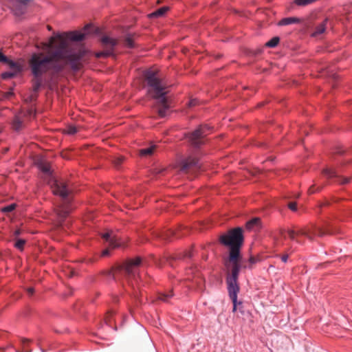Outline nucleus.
Returning <instances> with one entry per match:
<instances>
[{"label":"nucleus","instance_id":"obj_44","mask_svg":"<svg viewBox=\"0 0 352 352\" xmlns=\"http://www.w3.org/2000/svg\"><path fill=\"white\" fill-rule=\"evenodd\" d=\"M28 292L32 295L34 294V289L33 287H29L28 289H27Z\"/></svg>","mask_w":352,"mask_h":352},{"label":"nucleus","instance_id":"obj_43","mask_svg":"<svg viewBox=\"0 0 352 352\" xmlns=\"http://www.w3.org/2000/svg\"><path fill=\"white\" fill-rule=\"evenodd\" d=\"M13 95V92L12 91H8L5 94V97L8 98L9 97Z\"/></svg>","mask_w":352,"mask_h":352},{"label":"nucleus","instance_id":"obj_18","mask_svg":"<svg viewBox=\"0 0 352 352\" xmlns=\"http://www.w3.org/2000/svg\"><path fill=\"white\" fill-rule=\"evenodd\" d=\"M38 167L44 173L51 175V166L49 163L42 162L38 164Z\"/></svg>","mask_w":352,"mask_h":352},{"label":"nucleus","instance_id":"obj_41","mask_svg":"<svg viewBox=\"0 0 352 352\" xmlns=\"http://www.w3.org/2000/svg\"><path fill=\"white\" fill-rule=\"evenodd\" d=\"M288 254H284L281 256V260L284 263H286L287 261V259H288Z\"/></svg>","mask_w":352,"mask_h":352},{"label":"nucleus","instance_id":"obj_12","mask_svg":"<svg viewBox=\"0 0 352 352\" xmlns=\"http://www.w3.org/2000/svg\"><path fill=\"white\" fill-rule=\"evenodd\" d=\"M102 237L109 243V246L112 248H118L121 245L120 239L114 234L112 231L103 234Z\"/></svg>","mask_w":352,"mask_h":352},{"label":"nucleus","instance_id":"obj_19","mask_svg":"<svg viewBox=\"0 0 352 352\" xmlns=\"http://www.w3.org/2000/svg\"><path fill=\"white\" fill-rule=\"evenodd\" d=\"M167 7H162L149 14L150 17H158L163 16L168 10Z\"/></svg>","mask_w":352,"mask_h":352},{"label":"nucleus","instance_id":"obj_48","mask_svg":"<svg viewBox=\"0 0 352 352\" xmlns=\"http://www.w3.org/2000/svg\"><path fill=\"white\" fill-rule=\"evenodd\" d=\"M32 113V110H30V114Z\"/></svg>","mask_w":352,"mask_h":352},{"label":"nucleus","instance_id":"obj_2","mask_svg":"<svg viewBox=\"0 0 352 352\" xmlns=\"http://www.w3.org/2000/svg\"><path fill=\"white\" fill-rule=\"evenodd\" d=\"M219 240L221 243L230 248L228 261L226 263V265L227 267L231 265L230 270L227 273L226 283L229 296L233 303L232 311H236L237 309L242 311V302L237 301V295L240 291L238 278L241 268L240 248L243 242V230L241 228L230 230L228 233L221 235Z\"/></svg>","mask_w":352,"mask_h":352},{"label":"nucleus","instance_id":"obj_22","mask_svg":"<svg viewBox=\"0 0 352 352\" xmlns=\"http://www.w3.org/2000/svg\"><path fill=\"white\" fill-rule=\"evenodd\" d=\"M259 222V218H254L246 223V227L248 229H252L254 226H258Z\"/></svg>","mask_w":352,"mask_h":352},{"label":"nucleus","instance_id":"obj_45","mask_svg":"<svg viewBox=\"0 0 352 352\" xmlns=\"http://www.w3.org/2000/svg\"><path fill=\"white\" fill-rule=\"evenodd\" d=\"M185 256L190 257V256H191V254H190V252H186V253L185 254Z\"/></svg>","mask_w":352,"mask_h":352},{"label":"nucleus","instance_id":"obj_4","mask_svg":"<svg viewBox=\"0 0 352 352\" xmlns=\"http://www.w3.org/2000/svg\"><path fill=\"white\" fill-rule=\"evenodd\" d=\"M51 188L54 195H59L64 201L63 205L58 206L56 210L57 216L59 219L60 226H63L64 219L70 212V209L68 206V197L72 192V188L65 181L56 179H52Z\"/></svg>","mask_w":352,"mask_h":352},{"label":"nucleus","instance_id":"obj_1","mask_svg":"<svg viewBox=\"0 0 352 352\" xmlns=\"http://www.w3.org/2000/svg\"><path fill=\"white\" fill-rule=\"evenodd\" d=\"M98 28L87 25L83 32H70L67 35H58L51 37L48 43L44 44L45 52L34 53L29 60V66L34 76L33 90L36 93L43 82L45 74H58L67 67L74 71L80 69V50L75 41L84 40L87 35L96 33Z\"/></svg>","mask_w":352,"mask_h":352},{"label":"nucleus","instance_id":"obj_5","mask_svg":"<svg viewBox=\"0 0 352 352\" xmlns=\"http://www.w3.org/2000/svg\"><path fill=\"white\" fill-rule=\"evenodd\" d=\"M140 263L141 258L140 257L129 260L122 264L113 267L110 273L112 274L113 278L115 280L120 279L121 276H124L127 279L135 278L136 268Z\"/></svg>","mask_w":352,"mask_h":352},{"label":"nucleus","instance_id":"obj_39","mask_svg":"<svg viewBox=\"0 0 352 352\" xmlns=\"http://www.w3.org/2000/svg\"><path fill=\"white\" fill-rule=\"evenodd\" d=\"M8 61V58L0 52V62L6 63Z\"/></svg>","mask_w":352,"mask_h":352},{"label":"nucleus","instance_id":"obj_29","mask_svg":"<svg viewBox=\"0 0 352 352\" xmlns=\"http://www.w3.org/2000/svg\"><path fill=\"white\" fill-rule=\"evenodd\" d=\"M25 243V240L22 239H18L14 243V247L20 250H22L23 249Z\"/></svg>","mask_w":352,"mask_h":352},{"label":"nucleus","instance_id":"obj_17","mask_svg":"<svg viewBox=\"0 0 352 352\" xmlns=\"http://www.w3.org/2000/svg\"><path fill=\"white\" fill-rule=\"evenodd\" d=\"M173 296V294L172 291H169L166 293H159L157 299L163 302H168L169 298H170Z\"/></svg>","mask_w":352,"mask_h":352},{"label":"nucleus","instance_id":"obj_9","mask_svg":"<svg viewBox=\"0 0 352 352\" xmlns=\"http://www.w3.org/2000/svg\"><path fill=\"white\" fill-rule=\"evenodd\" d=\"M201 168L199 160L196 157H189L182 162L181 170L185 173H195Z\"/></svg>","mask_w":352,"mask_h":352},{"label":"nucleus","instance_id":"obj_46","mask_svg":"<svg viewBox=\"0 0 352 352\" xmlns=\"http://www.w3.org/2000/svg\"><path fill=\"white\" fill-rule=\"evenodd\" d=\"M285 232V230H280V233L281 235H283Z\"/></svg>","mask_w":352,"mask_h":352},{"label":"nucleus","instance_id":"obj_24","mask_svg":"<svg viewBox=\"0 0 352 352\" xmlns=\"http://www.w3.org/2000/svg\"><path fill=\"white\" fill-rule=\"evenodd\" d=\"M124 45L129 48H132L134 47L133 39L131 35H128L126 36V38H124Z\"/></svg>","mask_w":352,"mask_h":352},{"label":"nucleus","instance_id":"obj_31","mask_svg":"<svg viewBox=\"0 0 352 352\" xmlns=\"http://www.w3.org/2000/svg\"><path fill=\"white\" fill-rule=\"evenodd\" d=\"M78 129L74 126H69L66 129V133L69 135H74L77 133Z\"/></svg>","mask_w":352,"mask_h":352},{"label":"nucleus","instance_id":"obj_16","mask_svg":"<svg viewBox=\"0 0 352 352\" xmlns=\"http://www.w3.org/2000/svg\"><path fill=\"white\" fill-rule=\"evenodd\" d=\"M6 63H7L10 68L16 74L21 71V65L19 63H16L8 59V61H6Z\"/></svg>","mask_w":352,"mask_h":352},{"label":"nucleus","instance_id":"obj_33","mask_svg":"<svg viewBox=\"0 0 352 352\" xmlns=\"http://www.w3.org/2000/svg\"><path fill=\"white\" fill-rule=\"evenodd\" d=\"M259 261V258L258 257L255 256H250L249 258V263H250V267H252V265L256 263Z\"/></svg>","mask_w":352,"mask_h":352},{"label":"nucleus","instance_id":"obj_47","mask_svg":"<svg viewBox=\"0 0 352 352\" xmlns=\"http://www.w3.org/2000/svg\"><path fill=\"white\" fill-rule=\"evenodd\" d=\"M47 29H48L49 30H51V27H50V25H48V26H47Z\"/></svg>","mask_w":352,"mask_h":352},{"label":"nucleus","instance_id":"obj_40","mask_svg":"<svg viewBox=\"0 0 352 352\" xmlns=\"http://www.w3.org/2000/svg\"><path fill=\"white\" fill-rule=\"evenodd\" d=\"M21 229H16L13 232V235L15 236V237H17L19 235H20L21 234Z\"/></svg>","mask_w":352,"mask_h":352},{"label":"nucleus","instance_id":"obj_11","mask_svg":"<svg viewBox=\"0 0 352 352\" xmlns=\"http://www.w3.org/2000/svg\"><path fill=\"white\" fill-rule=\"evenodd\" d=\"M322 173L327 177L328 178L336 177L338 178V182L341 184H345L350 182V177H340L338 175V173L333 168H324L322 170Z\"/></svg>","mask_w":352,"mask_h":352},{"label":"nucleus","instance_id":"obj_7","mask_svg":"<svg viewBox=\"0 0 352 352\" xmlns=\"http://www.w3.org/2000/svg\"><path fill=\"white\" fill-rule=\"evenodd\" d=\"M297 236H305L310 241H312L314 236L318 235L319 236H323L326 234H331V232L328 229H323L322 228L314 226L313 228H300L296 230Z\"/></svg>","mask_w":352,"mask_h":352},{"label":"nucleus","instance_id":"obj_6","mask_svg":"<svg viewBox=\"0 0 352 352\" xmlns=\"http://www.w3.org/2000/svg\"><path fill=\"white\" fill-rule=\"evenodd\" d=\"M209 130L210 127L208 125H200L189 135L191 144L195 147H199L201 144H204V138L208 134V131Z\"/></svg>","mask_w":352,"mask_h":352},{"label":"nucleus","instance_id":"obj_8","mask_svg":"<svg viewBox=\"0 0 352 352\" xmlns=\"http://www.w3.org/2000/svg\"><path fill=\"white\" fill-rule=\"evenodd\" d=\"M101 43L103 46L104 50L96 54L97 57L102 56H110L113 54L114 47L117 45L118 41L116 39L110 38L108 36H104L101 38Z\"/></svg>","mask_w":352,"mask_h":352},{"label":"nucleus","instance_id":"obj_10","mask_svg":"<svg viewBox=\"0 0 352 352\" xmlns=\"http://www.w3.org/2000/svg\"><path fill=\"white\" fill-rule=\"evenodd\" d=\"M30 1L31 0H12L10 6L14 14L20 16L25 13Z\"/></svg>","mask_w":352,"mask_h":352},{"label":"nucleus","instance_id":"obj_26","mask_svg":"<svg viewBox=\"0 0 352 352\" xmlns=\"http://www.w3.org/2000/svg\"><path fill=\"white\" fill-rule=\"evenodd\" d=\"M287 232L291 240L296 241L298 243H301V242L297 239L298 236L296 235V230H288Z\"/></svg>","mask_w":352,"mask_h":352},{"label":"nucleus","instance_id":"obj_27","mask_svg":"<svg viewBox=\"0 0 352 352\" xmlns=\"http://www.w3.org/2000/svg\"><path fill=\"white\" fill-rule=\"evenodd\" d=\"M177 234L175 233L174 231L173 230H168L166 231V232L160 235V237L163 239V240H168L171 236H174V235H176Z\"/></svg>","mask_w":352,"mask_h":352},{"label":"nucleus","instance_id":"obj_20","mask_svg":"<svg viewBox=\"0 0 352 352\" xmlns=\"http://www.w3.org/2000/svg\"><path fill=\"white\" fill-rule=\"evenodd\" d=\"M280 38L278 36L273 37L272 39H270L269 41H267L265 43V46L268 47H276L278 43H279Z\"/></svg>","mask_w":352,"mask_h":352},{"label":"nucleus","instance_id":"obj_14","mask_svg":"<svg viewBox=\"0 0 352 352\" xmlns=\"http://www.w3.org/2000/svg\"><path fill=\"white\" fill-rule=\"evenodd\" d=\"M300 19L296 17L284 18L278 22L279 25H287L292 23H298Z\"/></svg>","mask_w":352,"mask_h":352},{"label":"nucleus","instance_id":"obj_3","mask_svg":"<svg viewBox=\"0 0 352 352\" xmlns=\"http://www.w3.org/2000/svg\"><path fill=\"white\" fill-rule=\"evenodd\" d=\"M144 77L148 85V94L156 100L155 107L158 116L164 118L170 108L166 97L168 87L162 80L160 72L157 69L147 70L144 74Z\"/></svg>","mask_w":352,"mask_h":352},{"label":"nucleus","instance_id":"obj_28","mask_svg":"<svg viewBox=\"0 0 352 352\" xmlns=\"http://www.w3.org/2000/svg\"><path fill=\"white\" fill-rule=\"evenodd\" d=\"M322 187H323L322 186H319L316 187V184H313L308 189V193L309 195H311L316 192H319L322 190Z\"/></svg>","mask_w":352,"mask_h":352},{"label":"nucleus","instance_id":"obj_13","mask_svg":"<svg viewBox=\"0 0 352 352\" xmlns=\"http://www.w3.org/2000/svg\"><path fill=\"white\" fill-rule=\"evenodd\" d=\"M156 148L155 145H151L148 148H142L139 151L140 155L142 157L150 156L153 154Z\"/></svg>","mask_w":352,"mask_h":352},{"label":"nucleus","instance_id":"obj_37","mask_svg":"<svg viewBox=\"0 0 352 352\" xmlns=\"http://www.w3.org/2000/svg\"><path fill=\"white\" fill-rule=\"evenodd\" d=\"M290 210L296 211L297 210L296 204L295 202H290L288 205Z\"/></svg>","mask_w":352,"mask_h":352},{"label":"nucleus","instance_id":"obj_35","mask_svg":"<svg viewBox=\"0 0 352 352\" xmlns=\"http://www.w3.org/2000/svg\"><path fill=\"white\" fill-rule=\"evenodd\" d=\"M28 342H29V340H28L23 339V340H22V343H23V351H18L17 352H31V350H29V349H25V345H26V344H28Z\"/></svg>","mask_w":352,"mask_h":352},{"label":"nucleus","instance_id":"obj_32","mask_svg":"<svg viewBox=\"0 0 352 352\" xmlns=\"http://www.w3.org/2000/svg\"><path fill=\"white\" fill-rule=\"evenodd\" d=\"M16 205L15 204H10L6 207H4L2 209V211L4 212H12L15 208Z\"/></svg>","mask_w":352,"mask_h":352},{"label":"nucleus","instance_id":"obj_42","mask_svg":"<svg viewBox=\"0 0 352 352\" xmlns=\"http://www.w3.org/2000/svg\"><path fill=\"white\" fill-rule=\"evenodd\" d=\"M109 254V249H105L104 250L102 251V256H108Z\"/></svg>","mask_w":352,"mask_h":352},{"label":"nucleus","instance_id":"obj_30","mask_svg":"<svg viewBox=\"0 0 352 352\" xmlns=\"http://www.w3.org/2000/svg\"><path fill=\"white\" fill-rule=\"evenodd\" d=\"M17 74L13 71L12 72H4L1 74V76H2V78L3 79H8V78H13L14 76H15Z\"/></svg>","mask_w":352,"mask_h":352},{"label":"nucleus","instance_id":"obj_38","mask_svg":"<svg viewBox=\"0 0 352 352\" xmlns=\"http://www.w3.org/2000/svg\"><path fill=\"white\" fill-rule=\"evenodd\" d=\"M112 316V313L111 312H109L107 314V316H106L105 318V322L108 324H111V318L110 317Z\"/></svg>","mask_w":352,"mask_h":352},{"label":"nucleus","instance_id":"obj_34","mask_svg":"<svg viewBox=\"0 0 352 352\" xmlns=\"http://www.w3.org/2000/svg\"><path fill=\"white\" fill-rule=\"evenodd\" d=\"M36 98V94H32L31 95H30L28 97H27V98H25V102H32L33 101H34Z\"/></svg>","mask_w":352,"mask_h":352},{"label":"nucleus","instance_id":"obj_23","mask_svg":"<svg viewBox=\"0 0 352 352\" xmlns=\"http://www.w3.org/2000/svg\"><path fill=\"white\" fill-rule=\"evenodd\" d=\"M317 0H295V3L299 6H306L312 4Z\"/></svg>","mask_w":352,"mask_h":352},{"label":"nucleus","instance_id":"obj_36","mask_svg":"<svg viewBox=\"0 0 352 352\" xmlns=\"http://www.w3.org/2000/svg\"><path fill=\"white\" fill-rule=\"evenodd\" d=\"M198 104V100L197 99H192L188 102V107H195Z\"/></svg>","mask_w":352,"mask_h":352},{"label":"nucleus","instance_id":"obj_15","mask_svg":"<svg viewBox=\"0 0 352 352\" xmlns=\"http://www.w3.org/2000/svg\"><path fill=\"white\" fill-rule=\"evenodd\" d=\"M327 21L328 19H326L316 28V30L313 33L314 36L319 35L324 32Z\"/></svg>","mask_w":352,"mask_h":352},{"label":"nucleus","instance_id":"obj_21","mask_svg":"<svg viewBox=\"0 0 352 352\" xmlns=\"http://www.w3.org/2000/svg\"><path fill=\"white\" fill-rule=\"evenodd\" d=\"M23 126V122L19 116H16L13 121V128L14 130H19Z\"/></svg>","mask_w":352,"mask_h":352},{"label":"nucleus","instance_id":"obj_25","mask_svg":"<svg viewBox=\"0 0 352 352\" xmlns=\"http://www.w3.org/2000/svg\"><path fill=\"white\" fill-rule=\"evenodd\" d=\"M124 160V157H122L121 155L115 156L113 157V159L112 160V162H113L114 166L116 168H118L120 166V164L123 162Z\"/></svg>","mask_w":352,"mask_h":352}]
</instances>
